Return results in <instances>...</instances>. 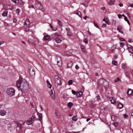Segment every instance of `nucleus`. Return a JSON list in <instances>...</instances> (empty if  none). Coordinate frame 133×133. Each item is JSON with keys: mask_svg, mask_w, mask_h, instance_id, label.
Listing matches in <instances>:
<instances>
[{"mask_svg": "<svg viewBox=\"0 0 133 133\" xmlns=\"http://www.w3.org/2000/svg\"><path fill=\"white\" fill-rule=\"evenodd\" d=\"M16 85L18 88H20L23 90H26L28 88V85L25 80L22 79L21 78H19L16 82Z\"/></svg>", "mask_w": 133, "mask_h": 133, "instance_id": "f257e3e1", "label": "nucleus"}, {"mask_svg": "<svg viewBox=\"0 0 133 133\" xmlns=\"http://www.w3.org/2000/svg\"><path fill=\"white\" fill-rule=\"evenodd\" d=\"M108 85V82L105 80L104 78H101L99 79L98 81L97 88H98L101 87H106Z\"/></svg>", "mask_w": 133, "mask_h": 133, "instance_id": "f03ea898", "label": "nucleus"}, {"mask_svg": "<svg viewBox=\"0 0 133 133\" xmlns=\"http://www.w3.org/2000/svg\"><path fill=\"white\" fill-rule=\"evenodd\" d=\"M6 92L8 95L12 96L15 95V91L13 88L10 87L7 89Z\"/></svg>", "mask_w": 133, "mask_h": 133, "instance_id": "7ed1b4c3", "label": "nucleus"}, {"mask_svg": "<svg viewBox=\"0 0 133 133\" xmlns=\"http://www.w3.org/2000/svg\"><path fill=\"white\" fill-rule=\"evenodd\" d=\"M55 83L58 85H60L62 84V81L61 78L57 75H56L54 77Z\"/></svg>", "mask_w": 133, "mask_h": 133, "instance_id": "20e7f679", "label": "nucleus"}, {"mask_svg": "<svg viewBox=\"0 0 133 133\" xmlns=\"http://www.w3.org/2000/svg\"><path fill=\"white\" fill-rule=\"evenodd\" d=\"M30 24V22L29 20L26 19L25 22L24 26V27L25 29V31L27 32L29 31V29Z\"/></svg>", "mask_w": 133, "mask_h": 133, "instance_id": "39448f33", "label": "nucleus"}, {"mask_svg": "<svg viewBox=\"0 0 133 133\" xmlns=\"http://www.w3.org/2000/svg\"><path fill=\"white\" fill-rule=\"evenodd\" d=\"M35 120L36 118L34 116H32L28 120L26 123L28 125L34 123Z\"/></svg>", "mask_w": 133, "mask_h": 133, "instance_id": "423d86ee", "label": "nucleus"}, {"mask_svg": "<svg viewBox=\"0 0 133 133\" xmlns=\"http://www.w3.org/2000/svg\"><path fill=\"white\" fill-rule=\"evenodd\" d=\"M35 6L36 9L39 10H42L43 8V7L41 3L38 1H36L35 3Z\"/></svg>", "mask_w": 133, "mask_h": 133, "instance_id": "0eeeda50", "label": "nucleus"}, {"mask_svg": "<svg viewBox=\"0 0 133 133\" xmlns=\"http://www.w3.org/2000/svg\"><path fill=\"white\" fill-rule=\"evenodd\" d=\"M55 59L57 62V64L59 66H61L62 65L61 58L58 57L56 56Z\"/></svg>", "mask_w": 133, "mask_h": 133, "instance_id": "6e6552de", "label": "nucleus"}, {"mask_svg": "<svg viewBox=\"0 0 133 133\" xmlns=\"http://www.w3.org/2000/svg\"><path fill=\"white\" fill-rule=\"evenodd\" d=\"M50 95L51 96L52 98L54 99L55 98V92L53 89H51L50 91Z\"/></svg>", "mask_w": 133, "mask_h": 133, "instance_id": "1a4fd4ad", "label": "nucleus"}, {"mask_svg": "<svg viewBox=\"0 0 133 133\" xmlns=\"http://www.w3.org/2000/svg\"><path fill=\"white\" fill-rule=\"evenodd\" d=\"M29 74L31 76H34L35 74V71L33 67L31 68L29 70Z\"/></svg>", "mask_w": 133, "mask_h": 133, "instance_id": "9d476101", "label": "nucleus"}, {"mask_svg": "<svg viewBox=\"0 0 133 133\" xmlns=\"http://www.w3.org/2000/svg\"><path fill=\"white\" fill-rule=\"evenodd\" d=\"M55 115L56 117L57 118L59 119L61 117L60 113L57 110H55Z\"/></svg>", "mask_w": 133, "mask_h": 133, "instance_id": "9b49d317", "label": "nucleus"}, {"mask_svg": "<svg viewBox=\"0 0 133 133\" xmlns=\"http://www.w3.org/2000/svg\"><path fill=\"white\" fill-rule=\"evenodd\" d=\"M4 6L5 9L7 10L11 9L13 7L12 5L8 4L5 5Z\"/></svg>", "mask_w": 133, "mask_h": 133, "instance_id": "f8f14e48", "label": "nucleus"}, {"mask_svg": "<svg viewBox=\"0 0 133 133\" xmlns=\"http://www.w3.org/2000/svg\"><path fill=\"white\" fill-rule=\"evenodd\" d=\"M11 1L16 4H21L22 3V0H11Z\"/></svg>", "mask_w": 133, "mask_h": 133, "instance_id": "ddd939ff", "label": "nucleus"}, {"mask_svg": "<svg viewBox=\"0 0 133 133\" xmlns=\"http://www.w3.org/2000/svg\"><path fill=\"white\" fill-rule=\"evenodd\" d=\"M88 4L89 2L86 0L84 2L82 3H81V5H83L84 6L86 7L88 6Z\"/></svg>", "mask_w": 133, "mask_h": 133, "instance_id": "4468645a", "label": "nucleus"}, {"mask_svg": "<svg viewBox=\"0 0 133 133\" xmlns=\"http://www.w3.org/2000/svg\"><path fill=\"white\" fill-rule=\"evenodd\" d=\"M103 21H104L107 24H109V20L108 17H105L103 19Z\"/></svg>", "mask_w": 133, "mask_h": 133, "instance_id": "2eb2a0df", "label": "nucleus"}, {"mask_svg": "<svg viewBox=\"0 0 133 133\" xmlns=\"http://www.w3.org/2000/svg\"><path fill=\"white\" fill-rule=\"evenodd\" d=\"M6 112L5 110H1L0 111V115L4 116L6 115Z\"/></svg>", "mask_w": 133, "mask_h": 133, "instance_id": "dca6fc26", "label": "nucleus"}, {"mask_svg": "<svg viewBox=\"0 0 133 133\" xmlns=\"http://www.w3.org/2000/svg\"><path fill=\"white\" fill-rule=\"evenodd\" d=\"M128 51L130 53H133V48L130 45H129L128 47Z\"/></svg>", "mask_w": 133, "mask_h": 133, "instance_id": "f3484780", "label": "nucleus"}, {"mask_svg": "<svg viewBox=\"0 0 133 133\" xmlns=\"http://www.w3.org/2000/svg\"><path fill=\"white\" fill-rule=\"evenodd\" d=\"M110 101L111 103L113 104H115L116 102V100L113 97H111L110 98Z\"/></svg>", "mask_w": 133, "mask_h": 133, "instance_id": "a211bd4d", "label": "nucleus"}, {"mask_svg": "<svg viewBox=\"0 0 133 133\" xmlns=\"http://www.w3.org/2000/svg\"><path fill=\"white\" fill-rule=\"evenodd\" d=\"M122 27L121 26H119L117 27V30L120 33L123 34V31L121 30Z\"/></svg>", "mask_w": 133, "mask_h": 133, "instance_id": "6ab92c4d", "label": "nucleus"}, {"mask_svg": "<svg viewBox=\"0 0 133 133\" xmlns=\"http://www.w3.org/2000/svg\"><path fill=\"white\" fill-rule=\"evenodd\" d=\"M55 41L57 43H59L62 41L61 39L57 37H56L54 39Z\"/></svg>", "mask_w": 133, "mask_h": 133, "instance_id": "aec40b11", "label": "nucleus"}, {"mask_svg": "<svg viewBox=\"0 0 133 133\" xmlns=\"http://www.w3.org/2000/svg\"><path fill=\"white\" fill-rule=\"evenodd\" d=\"M82 93L81 91H78L77 92L76 96L78 97H81L82 95Z\"/></svg>", "mask_w": 133, "mask_h": 133, "instance_id": "412c9836", "label": "nucleus"}, {"mask_svg": "<svg viewBox=\"0 0 133 133\" xmlns=\"http://www.w3.org/2000/svg\"><path fill=\"white\" fill-rule=\"evenodd\" d=\"M73 63L72 61H70L68 62L67 64V66L68 68H71L72 66Z\"/></svg>", "mask_w": 133, "mask_h": 133, "instance_id": "4be33fe9", "label": "nucleus"}, {"mask_svg": "<svg viewBox=\"0 0 133 133\" xmlns=\"http://www.w3.org/2000/svg\"><path fill=\"white\" fill-rule=\"evenodd\" d=\"M115 1V0H110L108 4L109 5H113L114 4Z\"/></svg>", "mask_w": 133, "mask_h": 133, "instance_id": "5701e85b", "label": "nucleus"}, {"mask_svg": "<svg viewBox=\"0 0 133 133\" xmlns=\"http://www.w3.org/2000/svg\"><path fill=\"white\" fill-rule=\"evenodd\" d=\"M133 92V91L131 89H129L127 92V94L129 95H130L132 94Z\"/></svg>", "mask_w": 133, "mask_h": 133, "instance_id": "b1692460", "label": "nucleus"}, {"mask_svg": "<svg viewBox=\"0 0 133 133\" xmlns=\"http://www.w3.org/2000/svg\"><path fill=\"white\" fill-rule=\"evenodd\" d=\"M46 83L47 84V87L50 88H51L52 87V85L49 81H46Z\"/></svg>", "mask_w": 133, "mask_h": 133, "instance_id": "393cba45", "label": "nucleus"}, {"mask_svg": "<svg viewBox=\"0 0 133 133\" xmlns=\"http://www.w3.org/2000/svg\"><path fill=\"white\" fill-rule=\"evenodd\" d=\"M122 68L123 69H125L127 67V64L125 63H123L122 64Z\"/></svg>", "mask_w": 133, "mask_h": 133, "instance_id": "a878e982", "label": "nucleus"}, {"mask_svg": "<svg viewBox=\"0 0 133 133\" xmlns=\"http://www.w3.org/2000/svg\"><path fill=\"white\" fill-rule=\"evenodd\" d=\"M7 13V11H5L2 13V15L3 17L6 16L8 15Z\"/></svg>", "mask_w": 133, "mask_h": 133, "instance_id": "bb28decb", "label": "nucleus"}, {"mask_svg": "<svg viewBox=\"0 0 133 133\" xmlns=\"http://www.w3.org/2000/svg\"><path fill=\"white\" fill-rule=\"evenodd\" d=\"M68 107L71 108V107L73 105L72 103L71 102H69L68 104Z\"/></svg>", "mask_w": 133, "mask_h": 133, "instance_id": "cd10ccee", "label": "nucleus"}, {"mask_svg": "<svg viewBox=\"0 0 133 133\" xmlns=\"http://www.w3.org/2000/svg\"><path fill=\"white\" fill-rule=\"evenodd\" d=\"M49 38L50 37L49 36L46 35L44 36L43 38L45 40H47L49 39Z\"/></svg>", "mask_w": 133, "mask_h": 133, "instance_id": "c85d7f7f", "label": "nucleus"}, {"mask_svg": "<svg viewBox=\"0 0 133 133\" xmlns=\"http://www.w3.org/2000/svg\"><path fill=\"white\" fill-rule=\"evenodd\" d=\"M112 64L115 65H117L118 63L115 60L113 61H112Z\"/></svg>", "mask_w": 133, "mask_h": 133, "instance_id": "c756f323", "label": "nucleus"}, {"mask_svg": "<svg viewBox=\"0 0 133 133\" xmlns=\"http://www.w3.org/2000/svg\"><path fill=\"white\" fill-rule=\"evenodd\" d=\"M118 107L119 108L121 109L123 108V105L122 103H120L118 104Z\"/></svg>", "mask_w": 133, "mask_h": 133, "instance_id": "7c9ffc66", "label": "nucleus"}, {"mask_svg": "<svg viewBox=\"0 0 133 133\" xmlns=\"http://www.w3.org/2000/svg\"><path fill=\"white\" fill-rule=\"evenodd\" d=\"M81 47L82 50V51L84 52H86V51H85V46L83 45H82L81 46Z\"/></svg>", "mask_w": 133, "mask_h": 133, "instance_id": "2f4dec72", "label": "nucleus"}, {"mask_svg": "<svg viewBox=\"0 0 133 133\" xmlns=\"http://www.w3.org/2000/svg\"><path fill=\"white\" fill-rule=\"evenodd\" d=\"M67 35L69 36H72L73 35L72 34V32L69 31H68L67 33Z\"/></svg>", "mask_w": 133, "mask_h": 133, "instance_id": "473e14b6", "label": "nucleus"}, {"mask_svg": "<svg viewBox=\"0 0 133 133\" xmlns=\"http://www.w3.org/2000/svg\"><path fill=\"white\" fill-rule=\"evenodd\" d=\"M57 24L59 26H62V23L59 20H58L57 21Z\"/></svg>", "mask_w": 133, "mask_h": 133, "instance_id": "72a5a7b5", "label": "nucleus"}, {"mask_svg": "<svg viewBox=\"0 0 133 133\" xmlns=\"http://www.w3.org/2000/svg\"><path fill=\"white\" fill-rule=\"evenodd\" d=\"M77 116H75L73 117L72 118V119L74 121H77L76 119Z\"/></svg>", "mask_w": 133, "mask_h": 133, "instance_id": "f704fd0d", "label": "nucleus"}, {"mask_svg": "<svg viewBox=\"0 0 133 133\" xmlns=\"http://www.w3.org/2000/svg\"><path fill=\"white\" fill-rule=\"evenodd\" d=\"M38 117L39 120L40 121H41L42 120V118L41 114H40L39 115H38Z\"/></svg>", "mask_w": 133, "mask_h": 133, "instance_id": "c9c22d12", "label": "nucleus"}, {"mask_svg": "<svg viewBox=\"0 0 133 133\" xmlns=\"http://www.w3.org/2000/svg\"><path fill=\"white\" fill-rule=\"evenodd\" d=\"M93 23L94 25L96 28H99V27L97 25V24L95 22H93Z\"/></svg>", "mask_w": 133, "mask_h": 133, "instance_id": "e433bc0d", "label": "nucleus"}, {"mask_svg": "<svg viewBox=\"0 0 133 133\" xmlns=\"http://www.w3.org/2000/svg\"><path fill=\"white\" fill-rule=\"evenodd\" d=\"M72 94H73L74 95H77V92L76 91L74 90H72Z\"/></svg>", "mask_w": 133, "mask_h": 133, "instance_id": "4c0bfd02", "label": "nucleus"}, {"mask_svg": "<svg viewBox=\"0 0 133 133\" xmlns=\"http://www.w3.org/2000/svg\"><path fill=\"white\" fill-rule=\"evenodd\" d=\"M124 19L125 21H126L127 22V23L129 25H130V22H129V21L127 19V17H125V18H124Z\"/></svg>", "mask_w": 133, "mask_h": 133, "instance_id": "58836bf2", "label": "nucleus"}, {"mask_svg": "<svg viewBox=\"0 0 133 133\" xmlns=\"http://www.w3.org/2000/svg\"><path fill=\"white\" fill-rule=\"evenodd\" d=\"M20 9H19L18 8L16 9V13L17 15H19V13L20 12Z\"/></svg>", "mask_w": 133, "mask_h": 133, "instance_id": "ea45409f", "label": "nucleus"}, {"mask_svg": "<svg viewBox=\"0 0 133 133\" xmlns=\"http://www.w3.org/2000/svg\"><path fill=\"white\" fill-rule=\"evenodd\" d=\"M116 118V117L112 115L111 117V119L112 120H115Z\"/></svg>", "mask_w": 133, "mask_h": 133, "instance_id": "a19ab883", "label": "nucleus"}, {"mask_svg": "<svg viewBox=\"0 0 133 133\" xmlns=\"http://www.w3.org/2000/svg\"><path fill=\"white\" fill-rule=\"evenodd\" d=\"M72 81L71 80H69L68 82V84L69 85L72 84Z\"/></svg>", "mask_w": 133, "mask_h": 133, "instance_id": "79ce46f5", "label": "nucleus"}, {"mask_svg": "<svg viewBox=\"0 0 133 133\" xmlns=\"http://www.w3.org/2000/svg\"><path fill=\"white\" fill-rule=\"evenodd\" d=\"M116 48V46L115 45H114L112 47L111 50L112 51H113Z\"/></svg>", "mask_w": 133, "mask_h": 133, "instance_id": "37998d69", "label": "nucleus"}, {"mask_svg": "<svg viewBox=\"0 0 133 133\" xmlns=\"http://www.w3.org/2000/svg\"><path fill=\"white\" fill-rule=\"evenodd\" d=\"M120 80V79L118 78H117L114 81L115 82H118Z\"/></svg>", "mask_w": 133, "mask_h": 133, "instance_id": "c03bdc74", "label": "nucleus"}, {"mask_svg": "<svg viewBox=\"0 0 133 133\" xmlns=\"http://www.w3.org/2000/svg\"><path fill=\"white\" fill-rule=\"evenodd\" d=\"M116 21L114 20H112V24L113 25H115L116 23Z\"/></svg>", "mask_w": 133, "mask_h": 133, "instance_id": "a18cd8bd", "label": "nucleus"}, {"mask_svg": "<svg viewBox=\"0 0 133 133\" xmlns=\"http://www.w3.org/2000/svg\"><path fill=\"white\" fill-rule=\"evenodd\" d=\"M84 42L85 43L87 44L88 43V41L86 38H85L83 40Z\"/></svg>", "mask_w": 133, "mask_h": 133, "instance_id": "49530a36", "label": "nucleus"}, {"mask_svg": "<svg viewBox=\"0 0 133 133\" xmlns=\"http://www.w3.org/2000/svg\"><path fill=\"white\" fill-rule=\"evenodd\" d=\"M125 75L126 76H129L130 74L127 71H126L125 72Z\"/></svg>", "mask_w": 133, "mask_h": 133, "instance_id": "de8ad7c7", "label": "nucleus"}, {"mask_svg": "<svg viewBox=\"0 0 133 133\" xmlns=\"http://www.w3.org/2000/svg\"><path fill=\"white\" fill-rule=\"evenodd\" d=\"M17 126L19 127L20 128L22 126V124L21 123H18L17 124Z\"/></svg>", "mask_w": 133, "mask_h": 133, "instance_id": "09e8293b", "label": "nucleus"}, {"mask_svg": "<svg viewBox=\"0 0 133 133\" xmlns=\"http://www.w3.org/2000/svg\"><path fill=\"white\" fill-rule=\"evenodd\" d=\"M118 124L117 122H115L114 123V125L116 127L118 125Z\"/></svg>", "mask_w": 133, "mask_h": 133, "instance_id": "8fccbe9b", "label": "nucleus"}, {"mask_svg": "<svg viewBox=\"0 0 133 133\" xmlns=\"http://www.w3.org/2000/svg\"><path fill=\"white\" fill-rule=\"evenodd\" d=\"M126 14H127V15L128 17L129 18H130L131 17L129 14L127 12H126Z\"/></svg>", "mask_w": 133, "mask_h": 133, "instance_id": "3c124183", "label": "nucleus"}, {"mask_svg": "<svg viewBox=\"0 0 133 133\" xmlns=\"http://www.w3.org/2000/svg\"><path fill=\"white\" fill-rule=\"evenodd\" d=\"M120 45L121 47H123L124 45V44L122 42H121L120 43Z\"/></svg>", "mask_w": 133, "mask_h": 133, "instance_id": "603ef678", "label": "nucleus"}, {"mask_svg": "<svg viewBox=\"0 0 133 133\" xmlns=\"http://www.w3.org/2000/svg\"><path fill=\"white\" fill-rule=\"evenodd\" d=\"M54 35L55 37H58L60 36L57 33H56L54 34Z\"/></svg>", "mask_w": 133, "mask_h": 133, "instance_id": "864d4df0", "label": "nucleus"}, {"mask_svg": "<svg viewBox=\"0 0 133 133\" xmlns=\"http://www.w3.org/2000/svg\"><path fill=\"white\" fill-rule=\"evenodd\" d=\"M107 25L105 24H103L102 25V28H105L106 26Z\"/></svg>", "mask_w": 133, "mask_h": 133, "instance_id": "5fc2aeb1", "label": "nucleus"}, {"mask_svg": "<svg viewBox=\"0 0 133 133\" xmlns=\"http://www.w3.org/2000/svg\"><path fill=\"white\" fill-rule=\"evenodd\" d=\"M117 55H114V57L115 59H116L117 58Z\"/></svg>", "mask_w": 133, "mask_h": 133, "instance_id": "6e6d98bb", "label": "nucleus"}, {"mask_svg": "<svg viewBox=\"0 0 133 133\" xmlns=\"http://www.w3.org/2000/svg\"><path fill=\"white\" fill-rule=\"evenodd\" d=\"M75 68L77 70H78L79 68V67L77 65H76L75 66Z\"/></svg>", "mask_w": 133, "mask_h": 133, "instance_id": "4d7b16f0", "label": "nucleus"}, {"mask_svg": "<svg viewBox=\"0 0 133 133\" xmlns=\"http://www.w3.org/2000/svg\"><path fill=\"white\" fill-rule=\"evenodd\" d=\"M118 16L119 19L121 18L122 17V15L121 14L118 15Z\"/></svg>", "mask_w": 133, "mask_h": 133, "instance_id": "13d9d810", "label": "nucleus"}, {"mask_svg": "<svg viewBox=\"0 0 133 133\" xmlns=\"http://www.w3.org/2000/svg\"><path fill=\"white\" fill-rule=\"evenodd\" d=\"M128 42L130 43H132L133 42V40L132 39H129L128 40Z\"/></svg>", "mask_w": 133, "mask_h": 133, "instance_id": "bf43d9fd", "label": "nucleus"}, {"mask_svg": "<svg viewBox=\"0 0 133 133\" xmlns=\"http://www.w3.org/2000/svg\"><path fill=\"white\" fill-rule=\"evenodd\" d=\"M97 98L98 100H100V96L98 95H97Z\"/></svg>", "mask_w": 133, "mask_h": 133, "instance_id": "052dcab7", "label": "nucleus"}, {"mask_svg": "<svg viewBox=\"0 0 133 133\" xmlns=\"http://www.w3.org/2000/svg\"><path fill=\"white\" fill-rule=\"evenodd\" d=\"M123 116H124V117L125 118H126L127 117H128V116L125 114H124L123 115Z\"/></svg>", "mask_w": 133, "mask_h": 133, "instance_id": "680f3d73", "label": "nucleus"}, {"mask_svg": "<svg viewBox=\"0 0 133 133\" xmlns=\"http://www.w3.org/2000/svg\"><path fill=\"white\" fill-rule=\"evenodd\" d=\"M17 20L15 18H14L13 19V22L14 23H16L17 22Z\"/></svg>", "mask_w": 133, "mask_h": 133, "instance_id": "e2e57ef3", "label": "nucleus"}, {"mask_svg": "<svg viewBox=\"0 0 133 133\" xmlns=\"http://www.w3.org/2000/svg\"><path fill=\"white\" fill-rule=\"evenodd\" d=\"M119 5L120 7H122L123 6V4L120 3L119 4Z\"/></svg>", "mask_w": 133, "mask_h": 133, "instance_id": "0e129e2a", "label": "nucleus"}, {"mask_svg": "<svg viewBox=\"0 0 133 133\" xmlns=\"http://www.w3.org/2000/svg\"><path fill=\"white\" fill-rule=\"evenodd\" d=\"M4 25L5 26H8V24L6 22H4Z\"/></svg>", "mask_w": 133, "mask_h": 133, "instance_id": "69168bd1", "label": "nucleus"}, {"mask_svg": "<svg viewBox=\"0 0 133 133\" xmlns=\"http://www.w3.org/2000/svg\"><path fill=\"white\" fill-rule=\"evenodd\" d=\"M79 13H80L79 12H76V13L75 14L78 15L80 17H81V16L79 14Z\"/></svg>", "mask_w": 133, "mask_h": 133, "instance_id": "338daca9", "label": "nucleus"}, {"mask_svg": "<svg viewBox=\"0 0 133 133\" xmlns=\"http://www.w3.org/2000/svg\"><path fill=\"white\" fill-rule=\"evenodd\" d=\"M129 6L131 7H133V3L131 4H130Z\"/></svg>", "mask_w": 133, "mask_h": 133, "instance_id": "774afa93", "label": "nucleus"}]
</instances>
